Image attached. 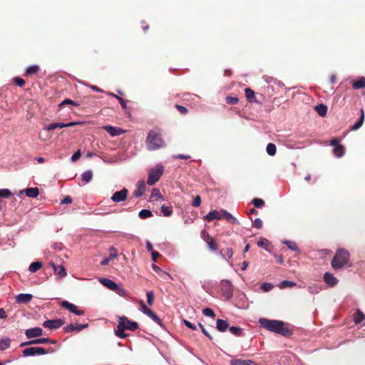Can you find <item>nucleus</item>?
<instances>
[{
	"mask_svg": "<svg viewBox=\"0 0 365 365\" xmlns=\"http://www.w3.org/2000/svg\"><path fill=\"white\" fill-rule=\"evenodd\" d=\"M147 296V302L149 305H153L154 302V294L152 291H149L146 294Z\"/></svg>",
	"mask_w": 365,
	"mask_h": 365,
	"instance_id": "de8ad7c7",
	"label": "nucleus"
},
{
	"mask_svg": "<svg viewBox=\"0 0 365 365\" xmlns=\"http://www.w3.org/2000/svg\"><path fill=\"white\" fill-rule=\"evenodd\" d=\"M72 202V199L69 196H66L61 200L62 204H69Z\"/></svg>",
	"mask_w": 365,
	"mask_h": 365,
	"instance_id": "338daca9",
	"label": "nucleus"
},
{
	"mask_svg": "<svg viewBox=\"0 0 365 365\" xmlns=\"http://www.w3.org/2000/svg\"><path fill=\"white\" fill-rule=\"evenodd\" d=\"M145 190V183L143 180H140L137 183V189L134 192V195L136 197H141Z\"/></svg>",
	"mask_w": 365,
	"mask_h": 365,
	"instance_id": "6ab92c4d",
	"label": "nucleus"
},
{
	"mask_svg": "<svg viewBox=\"0 0 365 365\" xmlns=\"http://www.w3.org/2000/svg\"><path fill=\"white\" fill-rule=\"evenodd\" d=\"M269 244V242L268 240L265 239V238H261L258 242H257V245L260 247H264L265 249H267V246Z\"/></svg>",
	"mask_w": 365,
	"mask_h": 365,
	"instance_id": "603ef678",
	"label": "nucleus"
},
{
	"mask_svg": "<svg viewBox=\"0 0 365 365\" xmlns=\"http://www.w3.org/2000/svg\"><path fill=\"white\" fill-rule=\"evenodd\" d=\"M26 195L29 197H36L39 194L38 187H30L25 190Z\"/></svg>",
	"mask_w": 365,
	"mask_h": 365,
	"instance_id": "5701e85b",
	"label": "nucleus"
},
{
	"mask_svg": "<svg viewBox=\"0 0 365 365\" xmlns=\"http://www.w3.org/2000/svg\"><path fill=\"white\" fill-rule=\"evenodd\" d=\"M14 82L17 86L20 87L23 86L25 84V81L19 77L14 78Z\"/></svg>",
	"mask_w": 365,
	"mask_h": 365,
	"instance_id": "052dcab7",
	"label": "nucleus"
},
{
	"mask_svg": "<svg viewBox=\"0 0 365 365\" xmlns=\"http://www.w3.org/2000/svg\"><path fill=\"white\" fill-rule=\"evenodd\" d=\"M268 155L273 156L276 154L277 148L274 143H268L266 148Z\"/></svg>",
	"mask_w": 365,
	"mask_h": 365,
	"instance_id": "473e14b6",
	"label": "nucleus"
},
{
	"mask_svg": "<svg viewBox=\"0 0 365 365\" xmlns=\"http://www.w3.org/2000/svg\"><path fill=\"white\" fill-rule=\"evenodd\" d=\"M365 319V315L359 310L354 314V322L358 324H360Z\"/></svg>",
	"mask_w": 365,
	"mask_h": 365,
	"instance_id": "c756f323",
	"label": "nucleus"
},
{
	"mask_svg": "<svg viewBox=\"0 0 365 365\" xmlns=\"http://www.w3.org/2000/svg\"><path fill=\"white\" fill-rule=\"evenodd\" d=\"M111 136L120 135L123 133V130L119 128L113 127L111 125H104L103 127Z\"/></svg>",
	"mask_w": 365,
	"mask_h": 365,
	"instance_id": "a211bd4d",
	"label": "nucleus"
},
{
	"mask_svg": "<svg viewBox=\"0 0 365 365\" xmlns=\"http://www.w3.org/2000/svg\"><path fill=\"white\" fill-rule=\"evenodd\" d=\"M324 280L329 287H334L338 283V279L332 274L327 272L324 274Z\"/></svg>",
	"mask_w": 365,
	"mask_h": 365,
	"instance_id": "4468645a",
	"label": "nucleus"
},
{
	"mask_svg": "<svg viewBox=\"0 0 365 365\" xmlns=\"http://www.w3.org/2000/svg\"><path fill=\"white\" fill-rule=\"evenodd\" d=\"M349 254L343 249L339 250L331 262V265L334 269H339L344 266L349 260Z\"/></svg>",
	"mask_w": 365,
	"mask_h": 365,
	"instance_id": "7ed1b4c3",
	"label": "nucleus"
},
{
	"mask_svg": "<svg viewBox=\"0 0 365 365\" xmlns=\"http://www.w3.org/2000/svg\"><path fill=\"white\" fill-rule=\"evenodd\" d=\"M221 289L224 294V296L227 299H230L232 297L233 291H232V285L230 281L223 280L221 284Z\"/></svg>",
	"mask_w": 365,
	"mask_h": 365,
	"instance_id": "1a4fd4ad",
	"label": "nucleus"
},
{
	"mask_svg": "<svg viewBox=\"0 0 365 365\" xmlns=\"http://www.w3.org/2000/svg\"><path fill=\"white\" fill-rule=\"evenodd\" d=\"M164 167L161 164L157 165L155 168H150L148 171V184L153 185L160 178L163 173Z\"/></svg>",
	"mask_w": 365,
	"mask_h": 365,
	"instance_id": "39448f33",
	"label": "nucleus"
},
{
	"mask_svg": "<svg viewBox=\"0 0 365 365\" xmlns=\"http://www.w3.org/2000/svg\"><path fill=\"white\" fill-rule=\"evenodd\" d=\"M364 118V111L363 109H361V116L359 119L357 120V122H356L355 124L352 126V130H356L360 128L363 125Z\"/></svg>",
	"mask_w": 365,
	"mask_h": 365,
	"instance_id": "393cba45",
	"label": "nucleus"
},
{
	"mask_svg": "<svg viewBox=\"0 0 365 365\" xmlns=\"http://www.w3.org/2000/svg\"><path fill=\"white\" fill-rule=\"evenodd\" d=\"M118 324L120 327H123L124 329H128L130 331H135L138 329V325L137 322H131L128 319L125 317H122L119 318Z\"/></svg>",
	"mask_w": 365,
	"mask_h": 365,
	"instance_id": "423d86ee",
	"label": "nucleus"
},
{
	"mask_svg": "<svg viewBox=\"0 0 365 365\" xmlns=\"http://www.w3.org/2000/svg\"><path fill=\"white\" fill-rule=\"evenodd\" d=\"M231 365H257L254 361L250 359L243 360L240 359H233L230 361Z\"/></svg>",
	"mask_w": 365,
	"mask_h": 365,
	"instance_id": "aec40b11",
	"label": "nucleus"
},
{
	"mask_svg": "<svg viewBox=\"0 0 365 365\" xmlns=\"http://www.w3.org/2000/svg\"><path fill=\"white\" fill-rule=\"evenodd\" d=\"M202 313L204 315L207 317H210L212 318H214L215 317V314L213 312V310L210 308H205L202 310Z\"/></svg>",
	"mask_w": 365,
	"mask_h": 365,
	"instance_id": "09e8293b",
	"label": "nucleus"
},
{
	"mask_svg": "<svg viewBox=\"0 0 365 365\" xmlns=\"http://www.w3.org/2000/svg\"><path fill=\"white\" fill-rule=\"evenodd\" d=\"M315 110L320 116H325L327 113V107L324 104H319L315 106Z\"/></svg>",
	"mask_w": 365,
	"mask_h": 365,
	"instance_id": "a878e982",
	"label": "nucleus"
},
{
	"mask_svg": "<svg viewBox=\"0 0 365 365\" xmlns=\"http://www.w3.org/2000/svg\"><path fill=\"white\" fill-rule=\"evenodd\" d=\"M128 191L127 189L123 188L120 191H117L113 193L111 200L115 202H123L126 200Z\"/></svg>",
	"mask_w": 365,
	"mask_h": 365,
	"instance_id": "9b49d317",
	"label": "nucleus"
},
{
	"mask_svg": "<svg viewBox=\"0 0 365 365\" xmlns=\"http://www.w3.org/2000/svg\"><path fill=\"white\" fill-rule=\"evenodd\" d=\"M103 286L115 292L116 294L121 297H125L126 295V290L123 289L122 287L117 284L115 282L112 281L108 278H100L98 280Z\"/></svg>",
	"mask_w": 365,
	"mask_h": 365,
	"instance_id": "20e7f679",
	"label": "nucleus"
},
{
	"mask_svg": "<svg viewBox=\"0 0 365 365\" xmlns=\"http://www.w3.org/2000/svg\"><path fill=\"white\" fill-rule=\"evenodd\" d=\"M220 256L223 258V259H226V258H228V259H231L232 257V255H233V250L230 248V247H227L225 249V254H223L222 252L220 253Z\"/></svg>",
	"mask_w": 365,
	"mask_h": 365,
	"instance_id": "f704fd0d",
	"label": "nucleus"
},
{
	"mask_svg": "<svg viewBox=\"0 0 365 365\" xmlns=\"http://www.w3.org/2000/svg\"><path fill=\"white\" fill-rule=\"evenodd\" d=\"M110 257L111 259L115 258L118 256V251L114 247H111L109 249Z\"/></svg>",
	"mask_w": 365,
	"mask_h": 365,
	"instance_id": "4d7b16f0",
	"label": "nucleus"
},
{
	"mask_svg": "<svg viewBox=\"0 0 365 365\" xmlns=\"http://www.w3.org/2000/svg\"><path fill=\"white\" fill-rule=\"evenodd\" d=\"M282 242L283 244L286 245L290 250L293 251L298 250V247L294 242L290 240H284Z\"/></svg>",
	"mask_w": 365,
	"mask_h": 365,
	"instance_id": "e433bc0d",
	"label": "nucleus"
},
{
	"mask_svg": "<svg viewBox=\"0 0 365 365\" xmlns=\"http://www.w3.org/2000/svg\"><path fill=\"white\" fill-rule=\"evenodd\" d=\"M222 218V210L220 211L212 210L206 216H205V220L207 221H212L213 220H220Z\"/></svg>",
	"mask_w": 365,
	"mask_h": 365,
	"instance_id": "dca6fc26",
	"label": "nucleus"
},
{
	"mask_svg": "<svg viewBox=\"0 0 365 365\" xmlns=\"http://www.w3.org/2000/svg\"><path fill=\"white\" fill-rule=\"evenodd\" d=\"M66 104H71V105H73V106L77 105V103L76 102H74L73 101L70 100V99H66L60 104V106H64Z\"/></svg>",
	"mask_w": 365,
	"mask_h": 365,
	"instance_id": "0e129e2a",
	"label": "nucleus"
},
{
	"mask_svg": "<svg viewBox=\"0 0 365 365\" xmlns=\"http://www.w3.org/2000/svg\"><path fill=\"white\" fill-rule=\"evenodd\" d=\"M93 177V173L91 170H87L82 174V180L86 183L89 182Z\"/></svg>",
	"mask_w": 365,
	"mask_h": 365,
	"instance_id": "c9c22d12",
	"label": "nucleus"
},
{
	"mask_svg": "<svg viewBox=\"0 0 365 365\" xmlns=\"http://www.w3.org/2000/svg\"><path fill=\"white\" fill-rule=\"evenodd\" d=\"M146 145L149 150H155L165 147L161 134L156 130H150L148 133Z\"/></svg>",
	"mask_w": 365,
	"mask_h": 365,
	"instance_id": "f03ea898",
	"label": "nucleus"
},
{
	"mask_svg": "<svg viewBox=\"0 0 365 365\" xmlns=\"http://www.w3.org/2000/svg\"><path fill=\"white\" fill-rule=\"evenodd\" d=\"M297 284L294 282H291V281H288V280H284L283 282H282L279 284V287L280 289H284V288H287V287H293L294 286H296Z\"/></svg>",
	"mask_w": 365,
	"mask_h": 365,
	"instance_id": "72a5a7b5",
	"label": "nucleus"
},
{
	"mask_svg": "<svg viewBox=\"0 0 365 365\" xmlns=\"http://www.w3.org/2000/svg\"><path fill=\"white\" fill-rule=\"evenodd\" d=\"M42 329L39 327H35L29 329L26 331V336L27 338L31 339L36 336H40L42 335Z\"/></svg>",
	"mask_w": 365,
	"mask_h": 365,
	"instance_id": "2eb2a0df",
	"label": "nucleus"
},
{
	"mask_svg": "<svg viewBox=\"0 0 365 365\" xmlns=\"http://www.w3.org/2000/svg\"><path fill=\"white\" fill-rule=\"evenodd\" d=\"M365 87V78L361 77L357 81L354 82L353 88L354 89H359Z\"/></svg>",
	"mask_w": 365,
	"mask_h": 365,
	"instance_id": "bb28decb",
	"label": "nucleus"
},
{
	"mask_svg": "<svg viewBox=\"0 0 365 365\" xmlns=\"http://www.w3.org/2000/svg\"><path fill=\"white\" fill-rule=\"evenodd\" d=\"M25 356L42 355L46 353V350L42 347H30L25 349L23 351Z\"/></svg>",
	"mask_w": 365,
	"mask_h": 365,
	"instance_id": "9d476101",
	"label": "nucleus"
},
{
	"mask_svg": "<svg viewBox=\"0 0 365 365\" xmlns=\"http://www.w3.org/2000/svg\"><path fill=\"white\" fill-rule=\"evenodd\" d=\"M333 153L335 156L340 158L344 154V148L342 145H337L334 148Z\"/></svg>",
	"mask_w": 365,
	"mask_h": 365,
	"instance_id": "7c9ffc66",
	"label": "nucleus"
},
{
	"mask_svg": "<svg viewBox=\"0 0 365 365\" xmlns=\"http://www.w3.org/2000/svg\"><path fill=\"white\" fill-rule=\"evenodd\" d=\"M33 295L31 294H19L16 297V301L19 304H26L31 301Z\"/></svg>",
	"mask_w": 365,
	"mask_h": 365,
	"instance_id": "f3484780",
	"label": "nucleus"
},
{
	"mask_svg": "<svg viewBox=\"0 0 365 365\" xmlns=\"http://www.w3.org/2000/svg\"><path fill=\"white\" fill-rule=\"evenodd\" d=\"M10 339L8 338L0 340V350H4L7 349L10 345Z\"/></svg>",
	"mask_w": 365,
	"mask_h": 365,
	"instance_id": "4c0bfd02",
	"label": "nucleus"
},
{
	"mask_svg": "<svg viewBox=\"0 0 365 365\" xmlns=\"http://www.w3.org/2000/svg\"><path fill=\"white\" fill-rule=\"evenodd\" d=\"M150 198L151 201H158L163 199L159 190L156 188L153 189Z\"/></svg>",
	"mask_w": 365,
	"mask_h": 365,
	"instance_id": "b1692460",
	"label": "nucleus"
},
{
	"mask_svg": "<svg viewBox=\"0 0 365 365\" xmlns=\"http://www.w3.org/2000/svg\"><path fill=\"white\" fill-rule=\"evenodd\" d=\"M259 323L266 329L284 336H288L290 333L289 330L284 327V323L282 321L261 318L259 319Z\"/></svg>",
	"mask_w": 365,
	"mask_h": 365,
	"instance_id": "f257e3e1",
	"label": "nucleus"
},
{
	"mask_svg": "<svg viewBox=\"0 0 365 365\" xmlns=\"http://www.w3.org/2000/svg\"><path fill=\"white\" fill-rule=\"evenodd\" d=\"M139 217L142 219H145L152 216V212L149 210H142L138 214Z\"/></svg>",
	"mask_w": 365,
	"mask_h": 365,
	"instance_id": "a19ab883",
	"label": "nucleus"
},
{
	"mask_svg": "<svg viewBox=\"0 0 365 365\" xmlns=\"http://www.w3.org/2000/svg\"><path fill=\"white\" fill-rule=\"evenodd\" d=\"M230 331L236 336H240L242 333V329L238 327H231L230 328Z\"/></svg>",
	"mask_w": 365,
	"mask_h": 365,
	"instance_id": "a18cd8bd",
	"label": "nucleus"
},
{
	"mask_svg": "<svg viewBox=\"0 0 365 365\" xmlns=\"http://www.w3.org/2000/svg\"><path fill=\"white\" fill-rule=\"evenodd\" d=\"M139 304L140 306V312H142L143 314H146L148 317L151 318L157 324H160L161 320L160 319V318L151 309H148L143 301H140Z\"/></svg>",
	"mask_w": 365,
	"mask_h": 365,
	"instance_id": "6e6552de",
	"label": "nucleus"
},
{
	"mask_svg": "<svg viewBox=\"0 0 365 365\" xmlns=\"http://www.w3.org/2000/svg\"><path fill=\"white\" fill-rule=\"evenodd\" d=\"M84 124V122L82 121H76V122H71L68 123H54L48 125L46 127H45V130H54L56 128H63L66 127H71L77 125H83Z\"/></svg>",
	"mask_w": 365,
	"mask_h": 365,
	"instance_id": "0eeeda50",
	"label": "nucleus"
},
{
	"mask_svg": "<svg viewBox=\"0 0 365 365\" xmlns=\"http://www.w3.org/2000/svg\"><path fill=\"white\" fill-rule=\"evenodd\" d=\"M222 217H225L228 222L234 224L236 223L237 220L230 213L225 210H222Z\"/></svg>",
	"mask_w": 365,
	"mask_h": 365,
	"instance_id": "c85d7f7f",
	"label": "nucleus"
},
{
	"mask_svg": "<svg viewBox=\"0 0 365 365\" xmlns=\"http://www.w3.org/2000/svg\"><path fill=\"white\" fill-rule=\"evenodd\" d=\"M200 203H201V198L199 195H197L194 198L193 202H192V205L194 207H199L200 205Z\"/></svg>",
	"mask_w": 365,
	"mask_h": 365,
	"instance_id": "680f3d73",
	"label": "nucleus"
},
{
	"mask_svg": "<svg viewBox=\"0 0 365 365\" xmlns=\"http://www.w3.org/2000/svg\"><path fill=\"white\" fill-rule=\"evenodd\" d=\"M161 211L164 216L166 217L171 215V214L173 213L172 207L166 205H163L161 207Z\"/></svg>",
	"mask_w": 365,
	"mask_h": 365,
	"instance_id": "ea45409f",
	"label": "nucleus"
},
{
	"mask_svg": "<svg viewBox=\"0 0 365 365\" xmlns=\"http://www.w3.org/2000/svg\"><path fill=\"white\" fill-rule=\"evenodd\" d=\"M183 322H184V324L190 329H193V330L196 329V326L195 324H192L191 322H190L189 321L184 320Z\"/></svg>",
	"mask_w": 365,
	"mask_h": 365,
	"instance_id": "69168bd1",
	"label": "nucleus"
},
{
	"mask_svg": "<svg viewBox=\"0 0 365 365\" xmlns=\"http://www.w3.org/2000/svg\"><path fill=\"white\" fill-rule=\"evenodd\" d=\"M253 225L256 228L260 229L262 227V221L259 218H256L253 222Z\"/></svg>",
	"mask_w": 365,
	"mask_h": 365,
	"instance_id": "bf43d9fd",
	"label": "nucleus"
},
{
	"mask_svg": "<svg viewBox=\"0 0 365 365\" xmlns=\"http://www.w3.org/2000/svg\"><path fill=\"white\" fill-rule=\"evenodd\" d=\"M42 267V263L40 262H32L29 266V271L31 272H36Z\"/></svg>",
	"mask_w": 365,
	"mask_h": 365,
	"instance_id": "2f4dec72",
	"label": "nucleus"
},
{
	"mask_svg": "<svg viewBox=\"0 0 365 365\" xmlns=\"http://www.w3.org/2000/svg\"><path fill=\"white\" fill-rule=\"evenodd\" d=\"M245 93L246 97L249 100H250L251 98H254V96H255L254 91L252 89H250V88H245Z\"/></svg>",
	"mask_w": 365,
	"mask_h": 365,
	"instance_id": "6e6d98bb",
	"label": "nucleus"
},
{
	"mask_svg": "<svg viewBox=\"0 0 365 365\" xmlns=\"http://www.w3.org/2000/svg\"><path fill=\"white\" fill-rule=\"evenodd\" d=\"M48 341V339L41 338V339L31 340V341H30V343L34 344H45V343H47Z\"/></svg>",
	"mask_w": 365,
	"mask_h": 365,
	"instance_id": "5fc2aeb1",
	"label": "nucleus"
},
{
	"mask_svg": "<svg viewBox=\"0 0 365 365\" xmlns=\"http://www.w3.org/2000/svg\"><path fill=\"white\" fill-rule=\"evenodd\" d=\"M207 244L209 249L212 251H215L218 248V245L214 240H207Z\"/></svg>",
	"mask_w": 365,
	"mask_h": 365,
	"instance_id": "c03bdc74",
	"label": "nucleus"
},
{
	"mask_svg": "<svg viewBox=\"0 0 365 365\" xmlns=\"http://www.w3.org/2000/svg\"><path fill=\"white\" fill-rule=\"evenodd\" d=\"M11 195L9 189H0V197L8 198Z\"/></svg>",
	"mask_w": 365,
	"mask_h": 365,
	"instance_id": "49530a36",
	"label": "nucleus"
},
{
	"mask_svg": "<svg viewBox=\"0 0 365 365\" xmlns=\"http://www.w3.org/2000/svg\"><path fill=\"white\" fill-rule=\"evenodd\" d=\"M125 329L118 325L117 329L115 330V334L120 338H125L127 334L124 332Z\"/></svg>",
	"mask_w": 365,
	"mask_h": 365,
	"instance_id": "79ce46f5",
	"label": "nucleus"
},
{
	"mask_svg": "<svg viewBox=\"0 0 365 365\" xmlns=\"http://www.w3.org/2000/svg\"><path fill=\"white\" fill-rule=\"evenodd\" d=\"M151 255H152V259H153V260L154 262H155V261H156V259H157V258H158V257H160V254H159V252H156V251H154V250L151 252Z\"/></svg>",
	"mask_w": 365,
	"mask_h": 365,
	"instance_id": "774afa93",
	"label": "nucleus"
},
{
	"mask_svg": "<svg viewBox=\"0 0 365 365\" xmlns=\"http://www.w3.org/2000/svg\"><path fill=\"white\" fill-rule=\"evenodd\" d=\"M81 156V153L80 150H78L77 152H76L72 156H71V160L73 162H75L76 160H78Z\"/></svg>",
	"mask_w": 365,
	"mask_h": 365,
	"instance_id": "e2e57ef3",
	"label": "nucleus"
},
{
	"mask_svg": "<svg viewBox=\"0 0 365 365\" xmlns=\"http://www.w3.org/2000/svg\"><path fill=\"white\" fill-rule=\"evenodd\" d=\"M88 326V324L76 325V326L73 325V324H69V325L66 326L64 328V329L67 332H71V331H81L82 329H83L85 328H87Z\"/></svg>",
	"mask_w": 365,
	"mask_h": 365,
	"instance_id": "412c9836",
	"label": "nucleus"
},
{
	"mask_svg": "<svg viewBox=\"0 0 365 365\" xmlns=\"http://www.w3.org/2000/svg\"><path fill=\"white\" fill-rule=\"evenodd\" d=\"M252 203L255 205V207H262L264 205L263 200H262L260 198H255L252 200Z\"/></svg>",
	"mask_w": 365,
	"mask_h": 365,
	"instance_id": "3c124183",
	"label": "nucleus"
},
{
	"mask_svg": "<svg viewBox=\"0 0 365 365\" xmlns=\"http://www.w3.org/2000/svg\"><path fill=\"white\" fill-rule=\"evenodd\" d=\"M152 267H153V269H154V271H155L157 273L161 274L163 277H168V278L172 279V276L170 274L162 271L159 267H158L155 264H153Z\"/></svg>",
	"mask_w": 365,
	"mask_h": 365,
	"instance_id": "58836bf2",
	"label": "nucleus"
},
{
	"mask_svg": "<svg viewBox=\"0 0 365 365\" xmlns=\"http://www.w3.org/2000/svg\"><path fill=\"white\" fill-rule=\"evenodd\" d=\"M62 306L64 308H66V309L69 310L71 312H72L76 315L81 316L84 314V312L83 310H79L78 309L77 306H76L75 304H71L67 301H63L62 302Z\"/></svg>",
	"mask_w": 365,
	"mask_h": 365,
	"instance_id": "ddd939ff",
	"label": "nucleus"
},
{
	"mask_svg": "<svg viewBox=\"0 0 365 365\" xmlns=\"http://www.w3.org/2000/svg\"><path fill=\"white\" fill-rule=\"evenodd\" d=\"M39 70V67L36 65L31 66L26 69L28 75L36 73Z\"/></svg>",
	"mask_w": 365,
	"mask_h": 365,
	"instance_id": "37998d69",
	"label": "nucleus"
},
{
	"mask_svg": "<svg viewBox=\"0 0 365 365\" xmlns=\"http://www.w3.org/2000/svg\"><path fill=\"white\" fill-rule=\"evenodd\" d=\"M322 290V288L320 287H318L317 285L309 286V291L312 294H317Z\"/></svg>",
	"mask_w": 365,
	"mask_h": 365,
	"instance_id": "864d4df0",
	"label": "nucleus"
},
{
	"mask_svg": "<svg viewBox=\"0 0 365 365\" xmlns=\"http://www.w3.org/2000/svg\"><path fill=\"white\" fill-rule=\"evenodd\" d=\"M53 272L56 274H58L61 277H64L67 275L66 270L65 267L62 265L58 266L57 267H54Z\"/></svg>",
	"mask_w": 365,
	"mask_h": 365,
	"instance_id": "cd10ccee",
	"label": "nucleus"
},
{
	"mask_svg": "<svg viewBox=\"0 0 365 365\" xmlns=\"http://www.w3.org/2000/svg\"><path fill=\"white\" fill-rule=\"evenodd\" d=\"M228 327L229 323L227 321L220 319L217 320L216 327L218 331L223 332L227 330Z\"/></svg>",
	"mask_w": 365,
	"mask_h": 365,
	"instance_id": "4be33fe9",
	"label": "nucleus"
},
{
	"mask_svg": "<svg viewBox=\"0 0 365 365\" xmlns=\"http://www.w3.org/2000/svg\"><path fill=\"white\" fill-rule=\"evenodd\" d=\"M274 286L271 283L264 282L261 285V289L264 292H269L273 289Z\"/></svg>",
	"mask_w": 365,
	"mask_h": 365,
	"instance_id": "8fccbe9b",
	"label": "nucleus"
},
{
	"mask_svg": "<svg viewBox=\"0 0 365 365\" xmlns=\"http://www.w3.org/2000/svg\"><path fill=\"white\" fill-rule=\"evenodd\" d=\"M226 101L229 104H236L238 102V98L236 97L227 96Z\"/></svg>",
	"mask_w": 365,
	"mask_h": 365,
	"instance_id": "13d9d810",
	"label": "nucleus"
},
{
	"mask_svg": "<svg viewBox=\"0 0 365 365\" xmlns=\"http://www.w3.org/2000/svg\"><path fill=\"white\" fill-rule=\"evenodd\" d=\"M63 324V321L62 319H52L47 320L43 323V326L45 328H48L49 329H56L61 327Z\"/></svg>",
	"mask_w": 365,
	"mask_h": 365,
	"instance_id": "f8f14e48",
	"label": "nucleus"
}]
</instances>
